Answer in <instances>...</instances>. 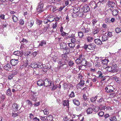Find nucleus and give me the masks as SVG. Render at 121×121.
Segmentation results:
<instances>
[{"label": "nucleus", "mask_w": 121, "mask_h": 121, "mask_svg": "<svg viewBox=\"0 0 121 121\" xmlns=\"http://www.w3.org/2000/svg\"><path fill=\"white\" fill-rule=\"evenodd\" d=\"M111 93L109 95V97L111 98L114 97L116 95V94L115 92Z\"/></svg>", "instance_id": "nucleus-47"}, {"label": "nucleus", "mask_w": 121, "mask_h": 121, "mask_svg": "<svg viewBox=\"0 0 121 121\" xmlns=\"http://www.w3.org/2000/svg\"><path fill=\"white\" fill-rule=\"evenodd\" d=\"M57 22H56L55 23H53L52 27L53 29H55L57 27Z\"/></svg>", "instance_id": "nucleus-59"}, {"label": "nucleus", "mask_w": 121, "mask_h": 121, "mask_svg": "<svg viewBox=\"0 0 121 121\" xmlns=\"http://www.w3.org/2000/svg\"><path fill=\"white\" fill-rule=\"evenodd\" d=\"M18 59H12L10 61V63L12 66H15L18 63L19 61Z\"/></svg>", "instance_id": "nucleus-9"}, {"label": "nucleus", "mask_w": 121, "mask_h": 121, "mask_svg": "<svg viewBox=\"0 0 121 121\" xmlns=\"http://www.w3.org/2000/svg\"><path fill=\"white\" fill-rule=\"evenodd\" d=\"M109 120L110 121H116L117 119L115 116H112L110 118Z\"/></svg>", "instance_id": "nucleus-48"}, {"label": "nucleus", "mask_w": 121, "mask_h": 121, "mask_svg": "<svg viewBox=\"0 0 121 121\" xmlns=\"http://www.w3.org/2000/svg\"><path fill=\"white\" fill-rule=\"evenodd\" d=\"M13 54L14 55L17 56V58L18 59L19 56L21 57L22 55V52L19 51H15L13 53Z\"/></svg>", "instance_id": "nucleus-12"}, {"label": "nucleus", "mask_w": 121, "mask_h": 121, "mask_svg": "<svg viewBox=\"0 0 121 121\" xmlns=\"http://www.w3.org/2000/svg\"><path fill=\"white\" fill-rule=\"evenodd\" d=\"M17 113H12V116L13 117H15L17 116H18L19 115L18 114L21 113V112H18Z\"/></svg>", "instance_id": "nucleus-55"}, {"label": "nucleus", "mask_w": 121, "mask_h": 121, "mask_svg": "<svg viewBox=\"0 0 121 121\" xmlns=\"http://www.w3.org/2000/svg\"><path fill=\"white\" fill-rule=\"evenodd\" d=\"M73 103L75 105L78 106L80 105V103L78 100L76 99H74L73 100Z\"/></svg>", "instance_id": "nucleus-17"}, {"label": "nucleus", "mask_w": 121, "mask_h": 121, "mask_svg": "<svg viewBox=\"0 0 121 121\" xmlns=\"http://www.w3.org/2000/svg\"><path fill=\"white\" fill-rule=\"evenodd\" d=\"M60 45V48L61 49H64L66 47V43L64 42H63L61 43Z\"/></svg>", "instance_id": "nucleus-22"}, {"label": "nucleus", "mask_w": 121, "mask_h": 121, "mask_svg": "<svg viewBox=\"0 0 121 121\" xmlns=\"http://www.w3.org/2000/svg\"><path fill=\"white\" fill-rule=\"evenodd\" d=\"M109 61L108 60L106 59L102 60V62L104 65H106L107 66V64H108Z\"/></svg>", "instance_id": "nucleus-42"}, {"label": "nucleus", "mask_w": 121, "mask_h": 121, "mask_svg": "<svg viewBox=\"0 0 121 121\" xmlns=\"http://www.w3.org/2000/svg\"><path fill=\"white\" fill-rule=\"evenodd\" d=\"M34 21L32 19H30L27 21L26 23V26L29 28L31 27L34 24Z\"/></svg>", "instance_id": "nucleus-2"}, {"label": "nucleus", "mask_w": 121, "mask_h": 121, "mask_svg": "<svg viewBox=\"0 0 121 121\" xmlns=\"http://www.w3.org/2000/svg\"><path fill=\"white\" fill-rule=\"evenodd\" d=\"M52 12H58V8L55 6H53L52 7Z\"/></svg>", "instance_id": "nucleus-43"}, {"label": "nucleus", "mask_w": 121, "mask_h": 121, "mask_svg": "<svg viewBox=\"0 0 121 121\" xmlns=\"http://www.w3.org/2000/svg\"><path fill=\"white\" fill-rule=\"evenodd\" d=\"M31 66L33 68H36L38 67L37 64L36 62H32L31 64Z\"/></svg>", "instance_id": "nucleus-31"}, {"label": "nucleus", "mask_w": 121, "mask_h": 121, "mask_svg": "<svg viewBox=\"0 0 121 121\" xmlns=\"http://www.w3.org/2000/svg\"><path fill=\"white\" fill-rule=\"evenodd\" d=\"M77 16L79 17H82L83 16L84 14V13L82 12H78L77 14Z\"/></svg>", "instance_id": "nucleus-44"}, {"label": "nucleus", "mask_w": 121, "mask_h": 121, "mask_svg": "<svg viewBox=\"0 0 121 121\" xmlns=\"http://www.w3.org/2000/svg\"><path fill=\"white\" fill-rule=\"evenodd\" d=\"M95 45L94 43H91L87 45L85 44L83 47L84 49L85 50H86L87 48L90 50H92L95 48Z\"/></svg>", "instance_id": "nucleus-1"}, {"label": "nucleus", "mask_w": 121, "mask_h": 121, "mask_svg": "<svg viewBox=\"0 0 121 121\" xmlns=\"http://www.w3.org/2000/svg\"><path fill=\"white\" fill-rule=\"evenodd\" d=\"M97 99L96 96L92 97L91 98V102H95Z\"/></svg>", "instance_id": "nucleus-54"}, {"label": "nucleus", "mask_w": 121, "mask_h": 121, "mask_svg": "<svg viewBox=\"0 0 121 121\" xmlns=\"http://www.w3.org/2000/svg\"><path fill=\"white\" fill-rule=\"evenodd\" d=\"M92 109L93 111L95 112H97L100 109V108L98 106H95Z\"/></svg>", "instance_id": "nucleus-38"}, {"label": "nucleus", "mask_w": 121, "mask_h": 121, "mask_svg": "<svg viewBox=\"0 0 121 121\" xmlns=\"http://www.w3.org/2000/svg\"><path fill=\"white\" fill-rule=\"evenodd\" d=\"M81 60L79 58L75 60L76 63L77 64H79L80 63H81Z\"/></svg>", "instance_id": "nucleus-56"}, {"label": "nucleus", "mask_w": 121, "mask_h": 121, "mask_svg": "<svg viewBox=\"0 0 121 121\" xmlns=\"http://www.w3.org/2000/svg\"><path fill=\"white\" fill-rule=\"evenodd\" d=\"M44 81L41 79H39L37 82V84L39 86H42L44 84Z\"/></svg>", "instance_id": "nucleus-24"}, {"label": "nucleus", "mask_w": 121, "mask_h": 121, "mask_svg": "<svg viewBox=\"0 0 121 121\" xmlns=\"http://www.w3.org/2000/svg\"><path fill=\"white\" fill-rule=\"evenodd\" d=\"M63 86L65 89H67L68 87V85L67 83H65L63 84Z\"/></svg>", "instance_id": "nucleus-57"}, {"label": "nucleus", "mask_w": 121, "mask_h": 121, "mask_svg": "<svg viewBox=\"0 0 121 121\" xmlns=\"http://www.w3.org/2000/svg\"><path fill=\"white\" fill-rule=\"evenodd\" d=\"M97 74L98 75V77L99 78H102L103 76H102L103 73L101 71H99L97 73Z\"/></svg>", "instance_id": "nucleus-26"}, {"label": "nucleus", "mask_w": 121, "mask_h": 121, "mask_svg": "<svg viewBox=\"0 0 121 121\" xmlns=\"http://www.w3.org/2000/svg\"><path fill=\"white\" fill-rule=\"evenodd\" d=\"M108 39V36L106 35H104L102 37V41L103 42L105 41Z\"/></svg>", "instance_id": "nucleus-36"}, {"label": "nucleus", "mask_w": 121, "mask_h": 121, "mask_svg": "<svg viewBox=\"0 0 121 121\" xmlns=\"http://www.w3.org/2000/svg\"><path fill=\"white\" fill-rule=\"evenodd\" d=\"M29 65H28V62L27 61H24L23 63V64L20 67V68H28L29 67Z\"/></svg>", "instance_id": "nucleus-16"}, {"label": "nucleus", "mask_w": 121, "mask_h": 121, "mask_svg": "<svg viewBox=\"0 0 121 121\" xmlns=\"http://www.w3.org/2000/svg\"><path fill=\"white\" fill-rule=\"evenodd\" d=\"M83 11L85 13L88 12L90 11V8L89 6L87 4L84 5L82 8Z\"/></svg>", "instance_id": "nucleus-8"}, {"label": "nucleus", "mask_w": 121, "mask_h": 121, "mask_svg": "<svg viewBox=\"0 0 121 121\" xmlns=\"http://www.w3.org/2000/svg\"><path fill=\"white\" fill-rule=\"evenodd\" d=\"M80 10V9L79 7H73V9H70V12L74 13H77Z\"/></svg>", "instance_id": "nucleus-10"}, {"label": "nucleus", "mask_w": 121, "mask_h": 121, "mask_svg": "<svg viewBox=\"0 0 121 121\" xmlns=\"http://www.w3.org/2000/svg\"><path fill=\"white\" fill-rule=\"evenodd\" d=\"M70 13L71 14L72 16V17L76 18L77 16V14H76V13H74L71 12Z\"/></svg>", "instance_id": "nucleus-52"}, {"label": "nucleus", "mask_w": 121, "mask_h": 121, "mask_svg": "<svg viewBox=\"0 0 121 121\" xmlns=\"http://www.w3.org/2000/svg\"><path fill=\"white\" fill-rule=\"evenodd\" d=\"M19 23L20 25H22L24 24V21L23 19H21L19 21Z\"/></svg>", "instance_id": "nucleus-60"}, {"label": "nucleus", "mask_w": 121, "mask_h": 121, "mask_svg": "<svg viewBox=\"0 0 121 121\" xmlns=\"http://www.w3.org/2000/svg\"><path fill=\"white\" fill-rule=\"evenodd\" d=\"M10 65L9 64H7L4 67V69L6 70H9L11 69Z\"/></svg>", "instance_id": "nucleus-20"}, {"label": "nucleus", "mask_w": 121, "mask_h": 121, "mask_svg": "<svg viewBox=\"0 0 121 121\" xmlns=\"http://www.w3.org/2000/svg\"><path fill=\"white\" fill-rule=\"evenodd\" d=\"M93 112V109L91 108H88L86 111V113L87 114H89L92 113Z\"/></svg>", "instance_id": "nucleus-25"}, {"label": "nucleus", "mask_w": 121, "mask_h": 121, "mask_svg": "<svg viewBox=\"0 0 121 121\" xmlns=\"http://www.w3.org/2000/svg\"><path fill=\"white\" fill-rule=\"evenodd\" d=\"M67 54H65L64 53L62 55V59L64 60L67 61L68 60V57L67 55Z\"/></svg>", "instance_id": "nucleus-23"}, {"label": "nucleus", "mask_w": 121, "mask_h": 121, "mask_svg": "<svg viewBox=\"0 0 121 121\" xmlns=\"http://www.w3.org/2000/svg\"><path fill=\"white\" fill-rule=\"evenodd\" d=\"M79 84L82 86H83L85 84L84 81V80H80L79 83Z\"/></svg>", "instance_id": "nucleus-51"}, {"label": "nucleus", "mask_w": 121, "mask_h": 121, "mask_svg": "<svg viewBox=\"0 0 121 121\" xmlns=\"http://www.w3.org/2000/svg\"><path fill=\"white\" fill-rule=\"evenodd\" d=\"M94 41L95 43L98 45H100L102 43V41L99 39H95Z\"/></svg>", "instance_id": "nucleus-18"}, {"label": "nucleus", "mask_w": 121, "mask_h": 121, "mask_svg": "<svg viewBox=\"0 0 121 121\" xmlns=\"http://www.w3.org/2000/svg\"><path fill=\"white\" fill-rule=\"evenodd\" d=\"M19 108V104L17 103H15L12 105V109L14 111H17Z\"/></svg>", "instance_id": "nucleus-7"}, {"label": "nucleus", "mask_w": 121, "mask_h": 121, "mask_svg": "<svg viewBox=\"0 0 121 121\" xmlns=\"http://www.w3.org/2000/svg\"><path fill=\"white\" fill-rule=\"evenodd\" d=\"M115 3L109 0L107 3V5L109 7L112 8L115 6Z\"/></svg>", "instance_id": "nucleus-13"}, {"label": "nucleus", "mask_w": 121, "mask_h": 121, "mask_svg": "<svg viewBox=\"0 0 121 121\" xmlns=\"http://www.w3.org/2000/svg\"><path fill=\"white\" fill-rule=\"evenodd\" d=\"M82 31L84 33H88L90 30L89 28H86L83 26L81 28Z\"/></svg>", "instance_id": "nucleus-15"}, {"label": "nucleus", "mask_w": 121, "mask_h": 121, "mask_svg": "<svg viewBox=\"0 0 121 121\" xmlns=\"http://www.w3.org/2000/svg\"><path fill=\"white\" fill-rule=\"evenodd\" d=\"M99 104H102L105 102L104 99L103 97H101L99 99L97 100Z\"/></svg>", "instance_id": "nucleus-29"}, {"label": "nucleus", "mask_w": 121, "mask_h": 121, "mask_svg": "<svg viewBox=\"0 0 121 121\" xmlns=\"http://www.w3.org/2000/svg\"><path fill=\"white\" fill-rule=\"evenodd\" d=\"M43 85L45 86H52V82L50 80L46 79L44 81Z\"/></svg>", "instance_id": "nucleus-5"}, {"label": "nucleus", "mask_w": 121, "mask_h": 121, "mask_svg": "<svg viewBox=\"0 0 121 121\" xmlns=\"http://www.w3.org/2000/svg\"><path fill=\"white\" fill-rule=\"evenodd\" d=\"M44 114L47 115L48 114L49 112L48 110L46 109H44L43 111Z\"/></svg>", "instance_id": "nucleus-61"}, {"label": "nucleus", "mask_w": 121, "mask_h": 121, "mask_svg": "<svg viewBox=\"0 0 121 121\" xmlns=\"http://www.w3.org/2000/svg\"><path fill=\"white\" fill-rule=\"evenodd\" d=\"M100 30L99 29V28H97L93 29V31L92 33L94 34H97L98 33Z\"/></svg>", "instance_id": "nucleus-33"}, {"label": "nucleus", "mask_w": 121, "mask_h": 121, "mask_svg": "<svg viewBox=\"0 0 121 121\" xmlns=\"http://www.w3.org/2000/svg\"><path fill=\"white\" fill-rule=\"evenodd\" d=\"M33 94L31 96L32 99L33 101H35L37 99V96L38 95V94L37 92H33Z\"/></svg>", "instance_id": "nucleus-14"}, {"label": "nucleus", "mask_w": 121, "mask_h": 121, "mask_svg": "<svg viewBox=\"0 0 121 121\" xmlns=\"http://www.w3.org/2000/svg\"><path fill=\"white\" fill-rule=\"evenodd\" d=\"M54 16L50 15L48 18L49 22H53L54 20Z\"/></svg>", "instance_id": "nucleus-19"}, {"label": "nucleus", "mask_w": 121, "mask_h": 121, "mask_svg": "<svg viewBox=\"0 0 121 121\" xmlns=\"http://www.w3.org/2000/svg\"><path fill=\"white\" fill-rule=\"evenodd\" d=\"M70 40L72 43H74L76 42V39L74 37H72L71 39Z\"/></svg>", "instance_id": "nucleus-62"}, {"label": "nucleus", "mask_w": 121, "mask_h": 121, "mask_svg": "<svg viewBox=\"0 0 121 121\" xmlns=\"http://www.w3.org/2000/svg\"><path fill=\"white\" fill-rule=\"evenodd\" d=\"M105 91L107 92L108 93L113 92L114 90L113 86L111 85L107 86L105 88Z\"/></svg>", "instance_id": "nucleus-4"}, {"label": "nucleus", "mask_w": 121, "mask_h": 121, "mask_svg": "<svg viewBox=\"0 0 121 121\" xmlns=\"http://www.w3.org/2000/svg\"><path fill=\"white\" fill-rule=\"evenodd\" d=\"M26 102L27 104L28 105L30 106V107H31L33 105V104L32 102L30 100H26Z\"/></svg>", "instance_id": "nucleus-41"}, {"label": "nucleus", "mask_w": 121, "mask_h": 121, "mask_svg": "<svg viewBox=\"0 0 121 121\" xmlns=\"http://www.w3.org/2000/svg\"><path fill=\"white\" fill-rule=\"evenodd\" d=\"M11 90L9 88L6 91V95L8 96H11Z\"/></svg>", "instance_id": "nucleus-40"}, {"label": "nucleus", "mask_w": 121, "mask_h": 121, "mask_svg": "<svg viewBox=\"0 0 121 121\" xmlns=\"http://www.w3.org/2000/svg\"><path fill=\"white\" fill-rule=\"evenodd\" d=\"M104 114V112L103 111H101L98 113V115L100 117H103Z\"/></svg>", "instance_id": "nucleus-49"}, {"label": "nucleus", "mask_w": 121, "mask_h": 121, "mask_svg": "<svg viewBox=\"0 0 121 121\" xmlns=\"http://www.w3.org/2000/svg\"><path fill=\"white\" fill-rule=\"evenodd\" d=\"M53 119V117L52 115L48 116L47 117V119L48 121H51Z\"/></svg>", "instance_id": "nucleus-45"}, {"label": "nucleus", "mask_w": 121, "mask_h": 121, "mask_svg": "<svg viewBox=\"0 0 121 121\" xmlns=\"http://www.w3.org/2000/svg\"><path fill=\"white\" fill-rule=\"evenodd\" d=\"M73 51L71 49H70L68 47H66L63 51V53L68 54L69 53H71L73 52Z\"/></svg>", "instance_id": "nucleus-6"}, {"label": "nucleus", "mask_w": 121, "mask_h": 121, "mask_svg": "<svg viewBox=\"0 0 121 121\" xmlns=\"http://www.w3.org/2000/svg\"><path fill=\"white\" fill-rule=\"evenodd\" d=\"M68 46L70 48V49H71L73 51V49L75 46V45L74 44L69 43L68 44Z\"/></svg>", "instance_id": "nucleus-28"}, {"label": "nucleus", "mask_w": 121, "mask_h": 121, "mask_svg": "<svg viewBox=\"0 0 121 121\" xmlns=\"http://www.w3.org/2000/svg\"><path fill=\"white\" fill-rule=\"evenodd\" d=\"M97 20L95 19H94L92 20V24L93 25V26H94L95 25L96 23L97 22Z\"/></svg>", "instance_id": "nucleus-64"}, {"label": "nucleus", "mask_w": 121, "mask_h": 121, "mask_svg": "<svg viewBox=\"0 0 121 121\" xmlns=\"http://www.w3.org/2000/svg\"><path fill=\"white\" fill-rule=\"evenodd\" d=\"M83 33L82 31L78 32V36L79 38H82L84 36Z\"/></svg>", "instance_id": "nucleus-37"}, {"label": "nucleus", "mask_w": 121, "mask_h": 121, "mask_svg": "<svg viewBox=\"0 0 121 121\" xmlns=\"http://www.w3.org/2000/svg\"><path fill=\"white\" fill-rule=\"evenodd\" d=\"M100 63L99 62H97L95 63V66L97 68H99L100 66Z\"/></svg>", "instance_id": "nucleus-50"}, {"label": "nucleus", "mask_w": 121, "mask_h": 121, "mask_svg": "<svg viewBox=\"0 0 121 121\" xmlns=\"http://www.w3.org/2000/svg\"><path fill=\"white\" fill-rule=\"evenodd\" d=\"M115 31L117 33H120L121 32V28L120 27L116 28L115 29Z\"/></svg>", "instance_id": "nucleus-46"}, {"label": "nucleus", "mask_w": 121, "mask_h": 121, "mask_svg": "<svg viewBox=\"0 0 121 121\" xmlns=\"http://www.w3.org/2000/svg\"><path fill=\"white\" fill-rule=\"evenodd\" d=\"M43 5L42 4H39L38 6L37 10L39 12L43 11Z\"/></svg>", "instance_id": "nucleus-21"}, {"label": "nucleus", "mask_w": 121, "mask_h": 121, "mask_svg": "<svg viewBox=\"0 0 121 121\" xmlns=\"http://www.w3.org/2000/svg\"><path fill=\"white\" fill-rule=\"evenodd\" d=\"M99 4V2H98L97 4H95V2L94 1H91L90 2V5L92 8L94 9H95L98 6L97 5L98 4Z\"/></svg>", "instance_id": "nucleus-11"}, {"label": "nucleus", "mask_w": 121, "mask_h": 121, "mask_svg": "<svg viewBox=\"0 0 121 121\" xmlns=\"http://www.w3.org/2000/svg\"><path fill=\"white\" fill-rule=\"evenodd\" d=\"M110 67L111 68V70L109 71H110V72L111 73H116L118 71V69L117 68V66L116 65H113L112 67L111 66H108V68H110Z\"/></svg>", "instance_id": "nucleus-3"}, {"label": "nucleus", "mask_w": 121, "mask_h": 121, "mask_svg": "<svg viewBox=\"0 0 121 121\" xmlns=\"http://www.w3.org/2000/svg\"><path fill=\"white\" fill-rule=\"evenodd\" d=\"M75 96V95L74 92L73 91H72L69 95V96L71 98H73Z\"/></svg>", "instance_id": "nucleus-63"}, {"label": "nucleus", "mask_w": 121, "mask_h": 121, "mask_svg": "<svg viewBox=\"0 0 121 121\" xmlns=\"http://www.w3.org/2000/svg\"><path fill=\"white\" fill-rule=\"evenodd\" d=\"M46 41L43 40L40 42V43L39 44V46H43L46 44Z\"/></svg>", "instance_id": "nucleus-34"}, {"label": "nucleus", "mask_w": 121, "mask_h": 121, "mask_svg": "<svg viewBox=\"0 0 121 121\" xmlns=\"http://www.w3.org/2000/svg\"><path fill=\"white\" fill-rule=\"evenodd\" d=\"M112 12L113 15L114 16L117 15L119 13L118 10V9H113Z\"/></svg>", "instance_id": "nucleus-27"}, {"label": "nucleus", "mask_w": 121, "mask_h": 121, "mask_svg": "<svg viewBox=\"0 0 121 121\" xmlns=\"http://www.w3.org/2000/svg\"><path fill=\"white\" fill-rule=\"evenodd\" d=\"M74 63L73 61L71 60H69L68 62L69 66L70 67L74 65Z\"/></svg>", "instance_id": "nucleus-53"}, {"label": "nucleus", "mask_w": 121, "mask_h": 121, "mask_svg": "<svg viewBox=\"0 0 121 121\" xmlns=\"http://www.w3.org/2000/svg\"><path fill=\"white\" fill-rule=\"evenodd\" d=\"M87 61L86 60L85 58L82 59L81 60V64L82 65H83L84 66H85V65L87 63Z\"/></svg>", "instance_id": "nucleus-35"}, {"label": "nucleus", "mask_w": 121, "mask_h": 121, "mask_svg": "<svg viewBox=\"0 0 121 121\" xmlns=\"http://www.w3.org/2000/svg\"><path fill=\"white\" fill-rule=\"evenodd\" d=\"M12 19L13 21L14 22H17L18 19V17L15 15H13L12 16Z\"/></svg>", "instance_id": "nucleus-30"}, {"label": "nucleus", "mask_w": 121, "mask_h": 121, "mask_svg": "<svg viewBox=\"0 0 121 121\" xmlns=\"http://www.w3.org/2000/svg\"><path fill=\"white\" fill-rule=\"evenodd\" d=\"M93 39L94 38L93 37L90 36H88L87 38V41L88 42H91Z\"/></svg>", "instance_id": "nucleus-39"}, {"label": "nucleus", "mask_w": 121, "mask_h": 121, "mask_svg": "<svg viewBox=\"0 0 121 121\" xmlns=\"http://www.w3.org/2000/svg\"><path fill=\"white\" fill-rule=\"evenodd\" d=\"M63 104L65 106H68V107L69 104V100H67V101L65 100H64L63 101Z\"/></svg>", "instance_id": "nucleus-32"}, {"label": "nucleus", "mask_w": 121, "mask_h": 121, "mask_svg": "<svg viewBox=\"0 0 121 121\" xmlns=\"http://www.w3.org/2000/svg\"><path fill=\"white\" fill-rule=\"evenodd\" d=\"M37 67L39 69H41L43 67L42 64L41 63H40L39 64H37Z\"/></svg>", "instance_id": "nucleus-58"}]
</instances>
